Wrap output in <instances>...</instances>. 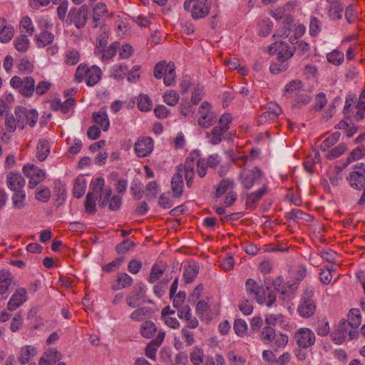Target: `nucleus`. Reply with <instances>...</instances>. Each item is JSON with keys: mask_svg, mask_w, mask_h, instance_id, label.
I'll return each instance as SVG.
<instances>
[{"mask_svg": "<svg viewBox=\"0 0 365 365\" xmlns=\"http://www.w3.org/2000/svg\"><path fill=\"white\" fill-rule=\"evenodd\" d=\"M169 66H174V64L171 63H166L164 61L158 63L154 68V76L157 79H161L168 72Z\"/></svg>", "mask_w": 365, "mask_h": 365, "instance_id": "51", "label": "nucleus"}, {"mask_svg": "<svg viewBox=\"0 0 365 365\" xmlns=\"http://www.w3.org/2000/svg\"><path fill=\"white\" fill-rule=\"evenodd\" d=\"M13 282V276L8 270H1L0 272V294L7 297V292Z\"/></svg>", "mask_w": 365, "mask_h": 365, "instance_id": "31", "label": "nucleus"}, {"mask_svg": "<svg viewBox=\"0 0 365 365\" xmlns=\"http://www.w3.org/2000/svg\"><path fill=\"white\" fill-rule=\"evenodd\" d=\"M282 113V108L277 104L270 103L267 110L259 116L261 123H270L275 120Z\"/></svg>", "mask_w": 365, "mask_h": 365, "instance_id": "25", "label": "nucleus"}, {"mask_svg": "<svg viewBox=\"0 0 365 365\" xmlns=\"http://www.w3.org/2000/svg\"><path fill=\"white\" fill-rule=\"evenodd\" d=\"M14 34V27L11 25L4 26L0 30V41L1 43H8L11 40Z\"/></svg>", "mask_w": 365, "mask_h": 365, "instance_id": "56", "label": "nucleus"}, {"mask_svg": "<svg viewBox=\"0 0 365 365\" xmlns=\"http://www.w3.org/2000/svg\"><path fill=\"white\" fill-rule=\"evenodd\" d=\"M50 153V145L47 140L40 139L36 147V158L40 162L44 161Z\"/></svg>", "mask_w": 365, "mask_h": 365, "instance_id": "37", "label": "nucleus"}, {"mask_svg": "<svg viewBox=\"0 0 365 365\" xmlns=\"http://www.w3.org/2000/svg\"><path fill=\"white\" fill-rule=\"evenodd\" d=\"M119 57L121 59H128L130 58L133 53L134 48L130 43H124L118 48Z\"/></svg>", "mask_w": 365, "mask_h": 365, "instance_id": "64", "label": "nucleus"}, {"mask_svg": "<svg viewBox=\"0 0 365 365\" xmlns=\"http://www.w3.org/2000/svg\"><path fill=\"white\" fill-rule=\"evenodd\" d=\"M139 331L143 338L151 339L157 332V327L152 321L146 320L140 324Z\"/></svg>", "mask_w": 365, "mask_h": 365, "instance_id": "34", "label": "nucleus"}, {"mask_svg": "<svg viewBox=\"0 0 365 365\" xmlns=\"http://www.w3.org/2000/svg\"><path fill=\"white\" fill-rule=\"evenodd\" d=\"M302 91H304L302 81L299 79L292 80L285 86L283 96L288 98H293Z\"/></svg>", "mask_w": 365, "mask_h": 365, "instance_id": "26", "label": "nucleus"}, {"mask_svg": "<svg viewBox=\"0 0 365 365\" xmlns=\"http://www.w3.org/2000/svg\"><path fill=\"white\" fill-rule=\"evenodd\" d=\"M293 29L292 19L290 16H285L281 22L280 27L277 29V34L273 35V38L277 39V37L287 38L289 36Z\"/></svg>", "mask_w": 365, "mask_h": 365, "instance_id": "30", "label": "nucleus"}, {"mask_svg": "<svg viewBox=\"0 0 365 365\" xmlns=\"http://www.w3.org/2000/svg\"><path fill=\"white\" fill-rule=\"evenodd\" d=\"M267 188V185H263L262 187L257 191L248 194L246 197V205L250 208H253L257 202L266 193Z\"/></svg>", "mask_w": 365, "mask_h": 365, "instance_id": "36", "label": "nucleus"}, {"mask_svg": "<svg viewBox=\"0 0 365 365\" xmlns=\"http://www.w3.org/2000/svg\"><path fill=\"white\" fill-rule=\"evenodd\" d=\"M225 133L220 127L215 126L210 133H207V136L212 144L217 145L222 141Z\"/></svg>", "mask_w": 365, "mask_h": 365, "instance_id": "48", "label": "nucleus"}, {"mask_svg": "<svg viewBox=\"0 0 365 365\" xmlns=\"http://www.w3.org/2000/svg\"><path fill=\"white\" fill-rule=\"evenodd\" d=\"M19 29L24 34L32 36L35 29L31 19L29 16H24L21 19L19 24Z\"/></svg>", "mask_w": 365, "mask_h": 365, "instance_id": "45", "label": "nucleus"}, {"mask_svg": "<svg viewBox=\"0 0 365 365\" xmlns=\"http://www.w3.org/2000/svg\"><path fill=\"white\" fill-rule=\"evenodd\" d=\"M275 334V330L272 327L266 326L262 329L260 339L264 344H270L274 341Z\"/></svg>", "mask_w": 365, "mask_h": 365, "instance_id": "53", "label": "nucleus"}, {"mask_svg": "<svg viewBox=\"0 0 365 365\" xmlns=\"http://www.w3.org/2000/svg\"><path fill=\"white\" fill-rule=\"evenodd\" d=\"M322 30V22L315 16H312L309 22V34L317 36Z\"/></svg>", "mask_w": 365, "mask_h": 365, "instance_id": "60", "label": "nucleus"}, {"mask_svg": "<svg viewBox=\"0 0 365 365\" xmlns=\"http://www.w3.org/2000/svg\"><path fill=\"white\" fill-rule=\"evenodd\" d=\"M163 101L170 106H176L180 100V95L175 90H168L163 96Z\"/></svg>", "mask_w": 365, "mask_h": 365, "instance_id": "47", "label": "nucleus"}, {"mask_svg": "<svg viewBox=\"0 0 365 365\" xmlns=\"http://www.w3.org/2000/svg\"><path fill=\"white\" fill-rule=\"evenodd\" d=\"M180 165L177 168V173H175L171 180V189L174 197H180L183 192L184 183L182 176L183 172L180 170Z\"/></svg>", "mask_w": 365, "mask_h": 365, "instance_id": "23", "label": "nucleus"}, {"mask_svg": "<svg viewBox=\"0 0 365 365\" xmlns=\"http://www.w3.org/2000/svg\"><path fill=\"white\" fill-rule=\"evenodd\" d=\"M293 338L299 348L308 349L312 346L316 341L315 334L309 328L302 327L294 334Z\"/></svg>", "mask_w": 365, "mask_h": 365, "instance_id": "10", "label": "nucleus"}, {"mask_svg": "<svg viewBox=\"0 0 365 365\" xmlns=\"http://www.w3.org/2000/svg\"><path fill=\"white\" fill-rule=\"evenodd\" d=\"M93 119L96 124L101 127L103 130L106 131L109 129L110 120L105 111L94 112L93 113Z\"/></svg>", "mask_w": 365, "mask_h": 365, "instance_id": "40", "label": "nucleus"}, {"mask_svg": "<svg viewBox=\"0 0 365 365\" xmlns=\"http://www.w3.org/2000/svg\"><path fill=\"white\" fill-rule=\"evenodd\" d=\"M327 61L335 65H341L344 60V54L342 51L335 49L327 55Z\"/></svg>", "mask_w": 365, "mask_h": 365, "instance_id": "50", "label": "nucleus"}, {"mask_svg": "<svg viewBox=\"0 0 365 365\" xmlns=\"http://www.w3.org/2000/svg\"><path fill=\"white\" fill-rule=\"evenodd\" d=\"M347 180L351 187L356 189L362 188L365 185V164L356 165L347 177Z\"/></svg>", "mask_w": 365, "mask_h": 365, "instance_id": "13", "label": "nucleus"}, {"mask_svg": "<svg viewBox=\"0 0 365 365\" xmlns=\"http://www.w3.org/2000/svg\"><path fill=\"white\" fill-rule=\"evenodd\" d=\"M269 52L277 54L280 61L287 62L294 55V51L287 43L277 40L269 46Z\"/></svg>", "mask_w": 365, "mask_h": 365, "instance_id": "14", "label": "nucleus"}, {"mask_svg": "<svg viewBox=\"0 0 365 365\" xmlns=\"http://www.w3.org/2000/svg\"><path fill=\"white\" fill-rule=\"evenodd\" d=\"M35 80L31 76L21 78L13 76L10 80L11 86L26 98H31L34 93Z\"/></svg>", "mask_w": 365, "mask_h": 365, "instance_id": "5", "label": "nucleus"}, {"mask_svg": "<svg viewBox=\"0 0 365 365\" xmlns=\"http://www.w3.org/2000/svg\"><path fill=\"white\" fill-rule=\"evenodd\" d=\"M150 315V312L149 309L146 307H141L132 312L129 317L133 321L140 322L148 318Z\"/></svg>", "mask_w": 365, "mask_h": 365, "instance_id": "46", "label": "nucleus"}, {"mask_svg": "<svg viewBox=\"0 0 365 365\" xmlns=\"http://www.w3.org/2000/svg\"><path fill=\"white\" fill-rule=\"evenodd\" d=\"M105 180L103 178H97L91 182L93 193L99 194V205L103 207L107 205L109 197L111 196L112 190L110 187H104Z\"/></svg>", "mask_w": 365, "mask_h": 365, "instance_id": "11", "label": "nucleus"}, {"mask_svg": "<svg viewBox=\"0 0 365 365\" xmlns=\"http://www.w3.org/2000/svg\"><path fill=\"white\" fill-rule=\"evenodd\" d=\"M311 101V96L304 91L297 94L293 97L292 101V106L293 108H301L303 106H306Z\"/></svg>", "mask_w": 365, "mask_h": 365, "instance_id": "44", "label": "nucleus"}, {"mask_svg": "<svg viewBox=\"0 0 365 365\" xmlns=\"http://www.w3.org/2000/svg\"><path fill=\"white\" fill-rule=\"evenodd\" d=\"M38 354V349L32 345H24L19 348L17 353V360L22 364H29Z\"/></svg>", "mask_w": 365, "mask_h": 365, "instance_id": "17", "label": "nucleus"}, {"mask_svg": "<svg viewBox=\"0 0 365 365\" xmlns=\"http://www.w3.org/2000/svg\"><path fill=\"white\" fill-rule=\"evenodd\" d=\"M87 182L86 179L83 176L78 177L74 182V186L73 189V195L77 197H81L86 190Z\"/></svg>", "mask_w": 365, "mask_h": 365, "instance_id": "42", "label": "nucleus"}, {"mask_svg": "<svg viewBox=\"0 0 365 365\" xmlns=\"http://www.w3.org/2000/svg\"><path fill=\"white\" fill-rule=\"evenodd\" d=\"M289 68V63L285 61H280L277 58V61L270 65L269 70L273 74H278L287 71Z\"/></svg>", "mask_w": 365, "mask_h": 365, "instance_id": "55", "label": "nucleus"}, {"mask_svg": "<svg viewBox=\"0 0 365 365\" xmlns=\"http://www.w3.org/2000/svg\"><path fill=\"white\" fill-rule=\"evenodd\" d=\"M204 352L199 347H195L190 353V360L194 365H200L203 361Z\"/></svg>", "mask_w": 365, "mask_h": 365, "instance_id": "62", "label": "nucleus"}, {"mask_svg": "<svg viewBox=\"0 0 365 365\" xmlns=\"http://www.w3.org/2000/svg\"><path fill=\"white\" fill-rule=\"evenodd\" d=\"M128 66L125 63H118L113 65L109 70L110 77L115 80H123L128 73Z\"/></svg>", "mask_w": 365, "mask_h": 365, "instance_id": "29", "label": "nucleus"}, {"mask_svg": "<svg viewBox=\"0 0 365 365\" xmlns=\"http://www.w3.org/2000/svg\"><path fill=\"white\" fill-rule=\"evenodd\" d=\"M93 28L96 29V42L95 49H100L102 47L107 46L110 33L109 26L103 24L97 26H93Z\"/></svg>", "mask_w": 365, "mask_h": 365, "instance_id": "18", "label": "nucleus"}, {"mask_svg": "<svg viewBox=\"0 0 365 365\" xmlns=\"http://www.w3.org/2000/svg\"><path fill=\"white\" fill-rule=\"evenodd\" d=\"M55 36L51 33L44 30L35 36L34 40L38 48H44L53 43Z\"/></svg>", "mask_w": 365, "mask_h": 365, "instance_id": "32", "label": "nucleus"}, {"mask_svg": "<svg viewBox=\"0 0 365 365\" xmlns=\"http://www.w3.org/2000/svg\"><path fill=\"white\" fill-rule=\"evenodd\" d=\"M12 206L16 210H21L24 208L26 203V195L25 190L15 192L11 196Z\"/></svg>", "mask_w": 365, "mask_h": 365, "instance_id": "38", "label": "nucleus"}, {"mask_svg": "<svg viewBox=\"0 0 365 365\" xmlns=\"http://www.w3.org/2000/svg\"><path fill=\"white\" fill-rule=\"evenodd\" d=\"M102 71L98 66L81 63L76 68L74 77L78 83L85 81L88 86H93L100 81Z\"/></svg>", "mask_w": 365, "mask_h": 365, "instance_id": "3", "label": "nucleus"}, {"mask_svg": "<svg viewBox=\"0 0 365 365\" xmlns=\"http://www.w3.org/2000/svg\"><path fill=\"white\" fill-rule=\"evenodd\" d=\"M14 46L18 51L25 53L30 47V41L26 34H20L14 39Z\"/></svg>", "mask_w": 365, "mask_h": 365, "instance_id": "41", "label": "nucleus"}, {"mask_svg": "<svg viewBox=\"0 0 365 365\" xmlns=\"http://www.w3.org/2000/svg\"><path fill=\"white\" fill-rule=\"evenodd\" d=\"M348 322L349 327H358L361 322V315L359 309H351L348 314Z\"/></svg>", "mask_w": 365, "mask_h": 365, "instance_id": "43", "label": "nucleus"}, {"mask_svg": "<svg viewBox=\"0 0 365 365\" xmlns=\"http://www.w3.org/2000/svg\"><path fill=\"white\" fill-rule=\"evenodd\" d=\"M312 298V289H306L304 291L297 307V312L300 317L303 318H309L314 314L317 306Z\"/></svg>", "mask_w": 365, "mask_h": 365, "instance_id": "6", "label": "nucleus"}, {"mask_svg": "<svg viewBox=\"0 0 365 365\" xmlns=\"http://www.w3.org/2000/svg\"><path fill=\"white\" fill-rule=\"evenodd\" d=\"M88 16V9L86 5H82L79 8L73 7L68 13L66 23L73 24L78 29L85 27Z\"/></svg>", "mask_w": 365, "mask_h": 365, "instance_id": "7", "label": "nucleus"}, {"mask_svg": "<svg viewBox=\"0 0 365 365\" xmlns=\"http://www.w3.org/2000/svg\"><path fill=\"white\" fill-rule=\"evenodd\" d=\"M17 68L21 73H29L34 70V64L27 58H22L19 60Z\"/></svg>", "mask_w": 365, "mask_h": 365, "instance_id": "63", "label": "nucleus"}, {"mask_svg": "<svg viewBox=\"0 0 365 365\" xmlns=\"http://www.w3.org/2000/svg\"><path fill=\"white\" fill-rule=\"evenodd\" d=\"M108 15L112 16L113 13L109 14L107 6L102 2L97 3L93 9L92 24L93 26L103 24V21H101V18Z\"/></svg>", "mask_w": 365, "mask_h": 365, "instance_id": "24", "label": "nucleus"}, {"mask_svg": "<svg viewBox=\"0 0 365 365\" xmlns=\"http://www.w3.org/2000/svg\"><path fill=\"white\" fill-rule=\"evenodd\" d=\"M183 7L185 11L191 14L194 19H200L208 15L210 4L207 0H185Z\"/></svg>", "mask_w": 365, "mask_h": 365, "instance_id": "4", "label": "nucleus"}, {"mask_svg": "<svg viewBox=\"0 0 365 365\" xmlns=\"http://www.w3.org/2000/svg\"><path fill=\"white\" fill-rule=\"evenodd\" d=\"M97 199V195L93 194V192H89L85 200V210L88 214H93L96 212V200Z\"/></svg>", "mask_w": 365, "mask_h": 365, "instance_id": "52", "label": "nucleus"}, {"mask_svg": "<svg viewBox=\"0 0 365 365\" xmlns=\"http://www.w3.org/2000/svg\"><path fill=\"white\" fill-rule=\"evenodd\" d=\"M341 133L336 131L329 135L321 144V149L326 150L334 145L339 139Z\"/></svg>", "mask_w": 365, "mask_h": 365, "instance_id": "57", "label": "nucleus"}, {"mask_svg": "<svg viewBox=\"0 0 365 365\" xmlns=\"http://www.w3.org/2000/svg\"><path fill=\"white\" fill-rule=\"evenodd\" d=\"M119 48L120 43L118 41H114L108 46H106L100 49H95L94 53L96 55H101L100 59L102 62L107 63L116 56Z\"/></svg>", "mask_w": 365, "mask_h": 365, "instance_id": "16", "label": "nucleus"}, {"mask_svg": "<svg viewBox=\"0 0 365 365\" xmlns=\"http://www.w3.org/2000/svg\"><path fill=\"white\" fill-rule=\"evenodd\" d=\"M27 300V292L24 288H19L11 297L7 308L10 311H14Z\"/></svg>", "mask_w": 365, "mask_h": 365, "instance_id": "20", "label": "nucleus"}, {"mask_svg": "<svg viewBox=\"0 0 365 365\" xmlns=\"http://www.w3.org/2000/svg\"><path fill=\"white\" fill-rule=\"evenodd\" d=\"M6 184L9 189L15 192L24 190L26 181L19 173L11 172L6 177Z\"/></svg>", "mask_w": 365, "mask_h": 365, "instance_id": "19", "label": "nucleus"}, {"mask_svg": "<svg viewBox=\"0 0 365 365\" xmlns=\"http://www.w3.org/2000/svg\"><path fill=\"white\" fill-rule=\"evenodd\" d=\"M289 341V337L287 334L279 332L278 334L276 333L274 336L273 343V347L275 350L278 349L284 348Z\"/></svg>", "mask_w": 365, "mask_h": 365, "instance_id": "54", "label": "nucleus"}, {"mask_svg": "<svg viewBox=\"0 0 365 365\" xmlns=\"http://www.w3.org/2000/svg\"><path fill=\"white\" fill-rule=\"evenodd\" d=\"M133 278L125 272H118L112 285V289L117 291L129 287L133 284Z\"/></svg>", "mask_w": 365, "mask_h": 365, "instance_id": "27", "label": "nucleus"}, {"mask_svg": "<svg viewBox=\"0 0 365 365\" xmlns=\"http://www.w3.org/2000/svg\"><path fill=\"white\" fill-rule=\"evenodd\" d=\"M80 54L76 50L68 51L65 54V63L68 66H73L78 63Z\"/></svg>", "mask_w": 365, "mask_h": 365, "instance_id": "61", "label": "nucleus"}, {"mask_svg": "<svg viewBox=\"0 0 365 365\" xmlns=\"http://www.w3.org/2000/svg\"><path fill=\"white\" fill-rule=\"evenodd\" d=\"M25 123L20 118H15L13 115H6L5 118V127L9 132H14L18 127L24 129Z\"/></svg>", "mask_w": 365, "mask_h": 365, "instance_id": "35", "label": "nucleus"}, {"mask_svg": "<svg viewBox=\"0 0 365 365\" xmlns=\"http://www.w3.org/2000/svg\"><path fill=\"white\" fill-rule=\"evenodd\" d=\"M167 265L163 262H159L153 265L148 277V282L150 284L155 283L164 274Z\"/></svg>", "mask_w": 365, "mask_h": 365, "instance_id": "33", "label": "nucleus"}, {"mask_svg": "<svg viewBox=\"0 0 365 365\" xmlns=\"http://www.w3.org/2000/svg\"><path fill=\"white\" fill-rule=\"evenodd\" d=\"M165 334L164 331H158L157 336L149 342L145 348V355L155 361L156 360V352L158 349L163 344L165 339Z\"/></svg>", "mask_w": 365, "mask_h": 365, "instance_id": "22", "label": "nucleus"}, {"mask_svg": "<svg viewBox=\"0 0 365 365\" xmlns=\"http://www.w3.org/2000/svg\"><path fill=\"white\" fill-rule=\"evenodd\" d=\"M233 181L229 179H223L219 183L215 192V197H220L225 194L230 188L233 187Z\"/></svg>", "mask_w": 365, "mask_h": 365, "instance_id": "58", "label": "nucleus"}, {"mask_svg": "<svg viewBox=\"0 0 365 365\" xmlns=\"http://www.w3.org/2000/svg\"><path fill=\"white\" fill-rule=\"evenodd\" d=\"M217 119V115L211 110V105L204 101L199 110L198 125L203 128H209L213 125Z\"/></svg>", "mask_w": 365, "mask_h": 365, "instance_id": "12", "label": "nucleus"}, {"mask_svg": "<svg viewBox=\"0 0 365 365\" xmlns=\"http://www.w3.org/2000/svg\"><path fill=\"white\" fill-rule=\"evenodd\" d=\"M264 178V173L259 168L244 169L239 175V180L243 187L251 189L255 184L259 183Z\"/></svg>", "mask_w": 365, "mask_h": 365, "instance_id": "8", "label": "nucleus"}, {"mask_svg": "<svg viewBox=\"0 0 365 365\" xmlns=\"http://www.w3.org/2000/svg\"><path fill=\"white\" fill-rule=\"evenodd\" d=\"M247 294L255 299L258 304L271 307L276 301V292L269 287H263L253 279H248L245 282Z\"/></svg>", "mask_w": 365, "mask_h": 365, "instance_id": "2", "label": "nucleus"}, {"mask_svg": "<svg viewBox=\"0 0 365 365\" xmlns=\"http://www.w3.org/2000/svg\"><path fill=\"white\" fill-rule=\"evenodd\" d=\"M137 106L141 111H148L152 108L153 102L148 95L140 94L137 100Z\"/></svg>", "mask_w": 365, "mask_h": 365, "instance_id": "49", "label": "nucleus"}, {"mask_svg": "<svg viewBox=\"0 0 365 365\" xmlns=\"http://www.w3.org/2000/svg\"><path fill=\"white\" fill-rule=\"evenodd\" d=\"M24 174L29 178L28 186L33 189L46 178V172L34 164L28 163L22 168Z\"/></svg>", "mask_w": 365, "mask_h": 365, "instance_id": "9", "label": "nucleus"}, {"mask_svg": "<svg viewBox=\"0 0 365 365\" xmlns=\"http://www.w3.org/2000/svg\"><path fill=\"white\" fill-rule=\"evenodd\" d=\"M349 327V324L345 321L339 324L337 328L331 335V339L335 344H341L344 341L348 334Z\"/></svg>", "mask_w": 365, "mask_h": 365, "instance_id": "28", "label": "nucleus"}, {"mask_svg": "<svg viewBox=\"0 0 365 365\" xmlns=\"http://www.w3.org/2000/svg\"><path fill=\"white\" fill-rule=\"evenodd\" d=\"M198 273L199 266L197 264L193 263L192 264L185 266L183 272V278L185 282H192L197 276Z\"/></svg>", "mask_w": 365, "mask_h": 365, "instance_id": "39", "label": "nucleus"}, {"mask_svg": "<svg viewBox=\"0 0 365 365\" xmlns=\"http://www.w3.org/2000/svg\"><path fill=\"white\" fill-rule=\"evenodd\" d=\"M195 166H197V173L199 177H205L208 166L205 162V159L201 158L199 152L197 151L190 153L185 163L180 165V170L183 172L186 185L188 187H191L192 185Z\"/></svg>", "mask_w": 365, "mask_h": 365, "instance_id": "1", "label": "nucleus"}, {"mask_svg": "<svg viewBox=\"0 0 365 365\" xmlns=\"http://www.w3.org/2000/svg\"><path fill=\"white\" fill-rule=\"evenodd\" d=\"M154 142L150 137H144L138 139L134 145L135 155L138 158H145L153 150Z\"/></svg>", "mask_w": 365, "mask_h": 365, "instance_id": "15", "label": "nucleus"}, {"mask_svg": "<svg viewBox=\"0 0 365 365\" xmlns=\"http://www.w3.org/2000/svg\"><path fill=\"white\" fill-rule=\"evenodd\" d=\"M15 114L16 118L24 120V121L28 123L31 127H34L38 118V113L34 109H26L21 107L16 110Z\"/></svg>", "mask_w": 365, "mask_h": 365, "instance_id": "21", "label": "nucleus"}, {"mask_svg": "<svg viewBox=\"0 0 365 365\" xmlns=\"http://www.w3.org/2000/svg\"><path fill=\"white\" fill-rule=\"evenodd\" d=\"M343 8L339 4L332 3L328 10V15L332 20L340 19L342 16Z\"/></svg>", "mask_w": 365, "mask_h": 365, "instance_id": "59", "label": "nucleus"}]
</instances>
